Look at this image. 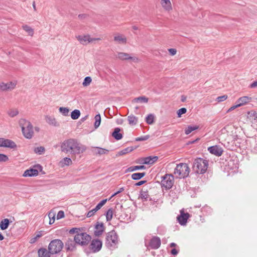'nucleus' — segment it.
Returning <instances> with one entry per match:
<instances>
[{"mask_svg":"<svg viewBox=\"0 0 257 257\" xmlns=\"http://www.w3.org/2000/svg\"><path fill=\"white\" fill-rule=\"evenodd\" d=\"M46 121L49 124L55 126H58L59 125V123L56 121V119L51 116L47 117Z\"/></svg>","mask_w":257,"mask_h":257,"instance_id":"28","label":"nucleus"},{"mask_svg":"<svg viewBox=\"0 0 257 257\" xmlns=\"http://www.w3.org/2000/svg\"><path fill=\"white\" fill-rule=\"evenodd\" d=\"M146 175L145 172L142 173H135L132 175V178L134 180H138Z\"/></svg>","mask_w":257,"mask_h":257,"instance_id":"30","label":"nucleus"},{"mask_svg":"<svg viewBox=\"0 0 257 257\" xmlns=\"http://www.w3.org/2000/svg\"><path fill=\"white\" fill-rule=\"evenodd\" d=\"M116 57L121 60H131L134 62H138L139 59L136 57H132L128 53L123 52H118Z\"/></svg>","mask_w":257,"mask_h":257,"instance_id":"13","label":"nucleus"},{"mask_svg":"<svg viewBox=\"0 0 257 257\" xmlns=\"http://www.w3.org/2000/svg\"><path fill=\"white\" fill-rule=\"evenodd\" d=\"M239 107V106H237V103H236V105H233L232 106H231L229 109H228V111H231V110H234L235 108H237Z\"/></svg>","mask_w":257,"mask_h":257,"instance_id":"62","label":"nucleus"},{"mask_svg":"<svg viewBox=\"0 0 257 257\" xmlns=\"http://www.w3.org/2000/svg\"><path fill=\"white\" fill-rule=\"evenodd\" d=\"M124 190V187H121L120 188H119V190L118 191H117L116 192L114 193L113 194H112L111 196V198L115 196V195H116L117 194L122 192V191H123Z\"/></svg>","mask_w":257,"mask_h":257,"instance_id":"56","label":"nucleus"},{"mask_svg":"<svg viewBox=\"0 0 257 257\" xmlns=\"http://www.w3.org/2000/svg\"><path fill=\"white\" fill-rule=\"evenodd\" d=\"M59 112L64 116H68L69 113V109L68 107H60L59 108Z\"/></svg>","mask_w":257,"mask_h":257,"instance_id":"38","label":"nucleus"},{"mask_svg":"<svg viewBox=\"0 0 257 257\" xmlns=\"http://www.w3.org/2000/svg\"><path fill=\"white\" fill-rule=\"evenodd\" d=\"M227 98V96L226 95H223L220 96H218L216 98V100L218 102H222L225 100Z\"/></svg>","mask_w":257,"mask_h":257,"instance_id":"50","label":"nucleus"},{"mask_svg":"<svg viewBox=\"0 0 257 257\" xmlns=\"http://www.w3.org/2000/svg\"><path fill=\"white\" fill-rule=\"evenodd\" d=\"M141 196L142 198L145 199V200H147L149 196L148 191L147 190H142L141 192Z\"/></svg>","mask_w":257,"mask_h":257,"instance_id":"46","label":"nucleus"},{"mask_svg":"<svg viewBox=\"0 0 257 257\" xmlns=\"http://www.w3.org/2000/svg\"><path fill=\"white\" fill-rule=\"evenodd\" d=\"M60 163L62 166H69L72 163V161L70 158L65 157L60 161Z\"/></svg>","mask_w":257,"mask_h":257,"instance_id":"33","label":"nucleus"},{"mask_svg":"<svg viewBox=\"0 0 257 257\" xmlns=\"http://www.w3.org/2000/svg\"><path fill=\"white\" fill-rule=\"evenodd\" d=\"M44 151L45 149L43 147H37L34 149L35 153L40 155L43 154Z\"/></svg>","mask_w":257,"mask_h":257,"instance_id":"45","label":"nucleus"},{"mask_svg":"<svg viewBox=\"0 0 257 257\" xmlns=\"http://www.w3.org/2000/svg\"><path fill=\"white\" fill-rule=\"evenodd\" d=\"M80 229L78 228H72L69 230V233L73 234L75 233H79Z\"/></svg>","mask_w":257,"mask_h":257,"instance_id":"53","label":"nucleus"},{"mask_svg":"<svg viewBox=\"0 0 257 257\" xmlns=\"http://www.w3.org/2000/svg\"><path fill=\"white\" fill-rule=\"evenodd\" d=\"M96 148L97 149V152H96V154H98L100 155L103 154H106L109 152L108 150L103 149L101 148L96 147Z\"/></svg>","mask_w":257,"mask_h":257,"instance_id":"42","label":"nucleus"},{"mask_svg":"<svg viewBox=\"0 0 257 257\" xmlns=\"http://www.w3.org/2000/svg\"><path fill=\"white\" fill-rule=\"evenodd\" d=\"M106 201H107V199H103V200H102V201H101L99 202V203L101 204V206H103L105 204V203L106 202Z\"/></svg>","mask_w":257,"mask_h":257,"instance_id":"63","label":"nucleus"},{"mask_svg":"<svg viewBox=\"0 0 257 257\" xmlns=\"http://www.w3.org/2000/svg\"><path fill=\"white\" fill-rule=\"evenodd\" d=\"M120 131V129L119 127H116L112 133V137L116 140H120L122 138V135L119 133Z\"/></svg>","mask_w":257,"mask_h":257,"instance_id":"23","label":"nucleus"},{"mask_svg":"<svg viewBox=\"0 0 257 257\" xmlns=\"http://www.w3.org/2000/svg\"><path fill=\"white\" fill-rule=\"evenodd\" d=\"M134 150V148L133 147H130L125 148L124 149L119 151L117 154L116 155V156H122L125 154H126L127 153H130L132 152Z\"/></svg>","mask_w":257,"mask_h":257,"instance_id":"27","label":"nucleus"},{"mask_svg":"<svg viewBox=\"0 0 257 257\" xmlns=\"http://www.w3.org/2000/svg\"><path fill=\"white\" fill-rule=\"evenodd\" d=\"M208 165V161L198 158L193 162L192 170L196 174H203L206 172Z\"/></svg>","mask_w":257,"mask_h":257,"instance_id":"2","label":"nucleus"},{"mask_svg":"<svg viewBox=\"0 0 257 257\" xmlns=\"http://www.w3.org/2000/svg\"><path fill=\"white\" fill-rule=\"evenodd\" d=\"M17 85V82L15 81L5 83L6 91H11L13 90Z\"/></svg>","mask_w":257,"mask_h":257,"instance_id":"29","label":"nucleus"},{"mask_svg":"<svg viewBox=\"0 0 257 257\" xmlns=\"http://www.w3.org/2000/svg\"><path fill=\"white\" fill-rule=\"evenodd\" d=\"M23 29L31 36L34 35V30L30 26L25 25L22 26Z\"/></svg>","mask_w":257,"mask_h":257,"instance_id":"34","label":"nucleus"},{"mask_svg":"<svg viewBox=\"0 0 257 257\" xmlns=\"http://www.w3.org/2000/svg\"><path fill=\"white\" fill-rule=\"evenodd\" d=\"M38 174V171L34 168L28 169L26 170L24 174V177H32L37 176Z\"/></svg>","mask_w":257,"mask_h":257,"instance_id":"21","label":"nucleus"},{"mask_svg":"<svg viewBox=\"0 0 257 257\" xmlns=\"http://www.w3.org/2000/svg\"><path fill=\"white\" fill-rule=\"evenodd\" d=\"M92 81V79L89 76H87L84 78V80L82 83V85L83 86H88Z\"/></svg>","mask_w":257,"mask_h":257,"instance_id":"43","label":"nucleus"},{"mask_svg":"<svg viewBox=\"0 0 257 257\" xmlns=\"http://www.w3.org/2000/svg\"><path fill=\"white\" fill-rule=\"evenodd\" d=\"M60 149L62 152L75 156L84 153L87 147L76 139H69L61 143Z\"/></svg>","mask_w":257,"mask_h":257,"instance_id":"1","label":"nucleus"},{"mask_svg":"<svg viewBox=\"0 0 257 257\" xmlns=\"http://www.w3.org/2000/svg\"><path fill=\"white\" fill-rule=\"evenodd\" d=\"M48 216L50 218L49 224H52L55 221V214L53 211H50L48 214Z\"/></svg>","mask_w":257,"mask_h":257,"instance_id":"44","label":"nucleus"},{"mask_svg":"<svg viewBox=\"0 0 257 257\" xmlns=\"http://www.w3.org/2000/svg\"><path fill=\"white\" fill-rule=\"evenodd\" d=\"M127 119L131 125H136L138 123V118L134 115H129Z\"/></svg>","mask_w":257,"mask_h":257,"instance_id":"31","label":"nucleus"},{"mask_svg":"<svg viewBox=\"0 0 257 257\" xmlns=\"http://www.w3.org/2000/svg\"><path fill=\"white\" fill-rule=\"evenodd\" d=\"M74 239L77 244L85 245H87L91 239V237L86 232L77 233L74 237Z\"/></svg>","mask_w":257,"mask_h":257,"instance_id":"7","label":"nucleus"},{"mask_svg":"<svg viewBox=\"0 0 257 257\" xmlns=\"http://www.w3.org/2000/svg\"><path fill=\"white\" fill-rule=\"evenodd\" d=\"M113 215V210L112 208H109L106 213V219L107 221L111 220Z\"/></svg>","mask_w":257,"mask_h":257,"instance_id":"41","label":"nucleus"},{"mask_svg":"<svg viewBox=\"0 0 257 257\" xmlns=\"http://www.w3.org/2000/svg\"><path fill=\"white\" fill-rule=\"evenodd\" d=\"M77 244L74 239L68 238L65 243L67 250H73L75 248V245Z\"/></svg>","mask_w":257,"mask_h":257,"instance_id":"20","label":"nucleus"},{"mask_svg":"<svg viewBox=\"0 0 257 257\" xmlns=\"http://www.w3.org/2000/svg\"><path fill=\"white\" fill-rule=\"evenodd\" d=\"M76 38L81 44L84 45H86L88 43H92L94 41L101 40V39L99 38H92L89 35L84 36L79 35L76 36Z\"/></svg>","mask_w":257,"mask_h":257,"instance_id":"9","label":"nucleus"},{"mask_svg":"<svg viewBox=\"0 0 257 257\" xmlns=\"http://www.w3.org/2000/svg\"><path fill=\"white\" fill-rule=\"evenodd\" d=\"M19 124L22 128L23 135L27 139H31L34 134L33 127L30 121L25 119L21 118L19 120Z\"/></svg>","mask_w":257,"mask_h":257,"instance_id":"3","label":"nucleus"},{"mask_svg":"<svg viewBox=\"0 0 257 257\" xmlns=\"http://www.w3.org/2000/svg\"><path fill=\"white\" fill-rule=\"evenodd\" d=\"M114 40L119 44H125L126 43V38L122 35H119L114 37Z\"/></svg>","mask_w":257,"mask_h":257,"instance_id":"24","label":"nucleus"},{"mask_svg":"<svg viewBox=\"0 0 257 257\" xmlns=\"http://www.w3.org/2000/svg\"><path fill=\"white\" fill-rule=\"evenodd\" d=\"M9 160V157L5 154H0V162H6Z\"/></svg>","mask_w":257,"mask_h":257,"instance_id":"47","label":"nucleus"},{"mask_svg":"<svg viewBox=\"0 0 257 257\" xmlns=\"http://www.w3.org/2000/svg\"><path fill=\"white\" fill-rule=\"evenodd\" d=\"M80 115V111L78 109H75L71 113V117L73 119H78Z\"/></svg>","mask_w":257,"mask_h":257,"instance_id":"36","label":"nucleus"},{"mask_svg":"<svg viewBox=\"0 0 257 257\" xmlns=\"http://www.w3.org/2000/svg\"><path fill=\"white\" fill-rule=\"evenodd\" d=\"M64 217V211H63L62 210L59 211L57 213V219H60L63 218Z\"/></svg>","mask_w":257,"mask_h":257,"instance_id":"52","label":"nucleus"},{"mask_svg":"<svg viewBox=\"0 0 257 257\" xmlns=\"http://www.w3.org/2000/svg\"><path fill=\"white\" fill-rule=\"evenodd\" d=\"M63 246L64 244L60 239H56L50 242L48 249L51 254H57L61 251Z\"/></svg>","mask_w":257,"mask_h":257,"instance_id":"6","label":"nucleus"},{"mask_svg":"<svg viewBox=\"0 0 257 257\" xmlns=\"http://www.w3.org/2000/svg\"><path fill=\"white\" fill-rule=\"evenodd\" d=\"M150 138L149 135L144 136L136 138V141H144L147 140Z\"/></svg>","mask_w":257,"mask_h":257,"instance_id":"49","label":"nucleus"},{"mask_svg":"<svg viewBox=\"0 0 257 257\" xmlns=\"http://www.w3.org/2000/svg\"><path fill=\"white\" fill-rule=\"evenodd\" d=\"M161 185L166 189L172 188L174 183V176L172 174H166L162 177Z\"/></svg>","mask_w":257,"mask_h":257,"instance_id":"8","label":"nucleus"},{"mask_svg":"<svg viewBox=\"0 0 257 257\" xmlns=\"http://www.w3.org/2000/svg\"><path fill=\"white\" fill-rule=\"evenodd\" d=\"M161 245V240L159 237H153L150 242L149 245L152 249H157Z\"/></svg>","mask_w":257,"mask_h":257,"instance_id":"16","label":"nucleus"},{"mask_svg":"<svg viewBox=\"0 0 257 257\" xmlns=\"http://www.w3.org/2000/svg\"><path fill=\"white\" fill-rule=\"evenodd\" d=\"M249 87L250 88H257V80L251 83L249 85Z\"/></svg>","mask_w":257,"mask_h":257,"instance_id":"57","label":"nucleus"},{"mask_svg":"<svg viewBox=\"0 0 257 257\" xmlns=\"http://www.w3.org/2000/svg\"><path fill=\"white\" fill-rule=\"evenodd\" d=\"M146 121L149 124H152L154 121V115L153 114H150L146 117Z\"/></svg>","mask_w":257,"mask_h":257,"instance_id":"40","label":"nucleus"},{"mask_svg":"<svg viewBox=\"0 0 257 257\" xmlns=\"http://www.w3.org/2000/svg\"><path fill=\"white\" fill-rule=\"evenodd\" d=\"M149 99L145 96H142L138 97L135 98L133 102L136 103H147Z\"/></svg>","mask_w":257,"mask_h":257,"instance_id":"25","label":"nucleus"},{"mask_svg":"<svg viewBox=\"0 0 257 257\" xmlns=\"http://www.w3.org/2000/svg\"><path fill=\"white\" fill-rule=\"evenodd\" d=\"M37 239L35 237L31 239L30 242L31 243H33L36 241Z\"/></svg>","mask_w":257,"mask_h":257,"instance_id":"64","label":"nucleus"},{"mask_svg":"<svg viewBox=\"0 0 257 257\" xmlns=\"http://www.w3.org/2000/svg\"><path fill=\"white\" fill-rule=\"evenodd\" d=\"M171 253L173 255H177L178 253V251L176 248H173L171 250Z\"/></svg>","mask_w":257,"mask_h":257,"instance_id":"59","label":"nucleus"},{"mask_svg":"<svg viewBox=\"0 0 257 257\" xmlns=\"http://www.w3.org/2000/svg\"><path fill=\"white\" fill-rule=\"evenodd\" d=\"M208 150L211 154L218 157L221 156L223 152L222 148L217 145L209 147Z\"/></svg>","mask_w":257,"mask_h":257,"instance_id":"15","label":"nucleus"},{"mask_svg":"<svg viewBox=\"0 0 257 257\" xmlns=\"http://www.w3.org/2000/svg\"><path fill=\"white\" fill-rule=\"evenodd\" d=\"M251 98L248 96H244L240 97L238 98L236 101L235 103H237V106H242L247 102H249L251 101Z\"/></svg>","mask_w":257,"mask_h":257,"instance_id":"19","label":"nucleus"},{"mask_svg":"<svg viewBox=\"0 0 257 257\" xmlns=\"http://www.w3.org/2000/svg\"><path fill=\"white\" fill-rule=\"evenodd\" d=\"M10 224V220L8 218L3 219L0 222V227L2 230H5L8 228Z\"/></svg>","mask_w":257,"mask_h":257,"instance_id":"26","label":"nucleus"},{"mask_svg":"<svg viewBox=\"0 0 257 257\" xmlns=\"http://www.w3.org/2000/svg\"><path fill=\"white\" fill-rule=\"evenodd\" d=\"M96 212L97 211L94 208L87 212L86 217H90L93 216Z\"/></svg>","mask_w":257,"mask_h":257,"instance_id":"51","label":"nucleus"},{"mask_svg":"<svg viewBox=\"0 0 257 257\" xmlns=\"http://www.w3.org/2000/svg\"><path fill=\"white\" fill-rule=\"evenodd\" d=\"M105 230V227L103 222L97 221L94 226V235L95 236H100Z\"/></svg>","mask_w":257,"mask_h":257,"instance_id":"10","label":"nucleus"},{"mask_svg":"<svg viewBox=\"0 0 257 257\" xmlns=\"http://www.w3.org/2000/svg\"><path fill=\"white\" fill-rule=\"evenodd\" d=\"M102 206L101 205V204L99 203L94 208V209L97 211L98 210H99Z\"/></svg>","mask_w":257,"mask_h":257,"instance_id":"61","label":"nucleus"},{"mask_svg":"<svg viewBox=\"0 0 257 257\" xmlns=\"http://www.w3.org/2000/svg\"><path fill=\"white\" fill-rule=\"evenodd\" d=\"M190 217V214L188 213H184L183 210L180 211V215H178L177 217V220L180 224L181 225H186L187 219Z\"/></svg>","mask_w":257,"mask_h":257,"instance_id":"14","label":"nucleus"},{"mask_svg":"<svg viewBox=\"0 0 257 257\" xmlns=\"http://www.w3.org/2000/svg\"><path fill=\"white\" fill-rule=\"evenodd\" d=\"M16 144L13 141L0 138V147H6L14 149L16 148Z\"/></svg>","mask_w":257,"mask_h":257,"instance_id":"12","label":"nucleus"},{"mask_svg":"<svg viewBox=\"0 0 257 257\" xmlns=\"http://www.w3.org/2000/svg\"><path fill=\"white\" fill-rule=\"evenodd\" d=\"M87 17V15L86 14H80L78 15V18L79 19L83 20L86 19Z\"/></svg>","mask_w":257,"mask_h":257,"instance_id":"58","label":"nucleus"},{"mask_svg":"<svg viewBox=\"0 0 257 257\" xmlns=\"http://www.w3.org/2000/svg\"><path fill=\"white\" fill-rule=\"evenodd\" d=\"M5 83H0V91H6Z\"/></svg>","mask_w":257,"mask_h":257,"instance_id":"54","label":"nucleus"},{"mask_svg":"<svg viewBox=\"0 0 257 257\" xmlns=\"http://www.w3.org/2000/svg\"><path fill=\"white\" fill-rule=\"evenodd\" d=\"M39 257H50V251H48L46 248H41L38 250Z\"/></svg>","mask_w":257,"mask_h":257,"instance_id":"22","label":"nucleus"},{"mask_svg":"<svg viewBox=\"0 0 257 257\" xmlns=\"http://www.w3.org/2000/svg\"><path fill=\"white\" fill-rule=\"evenodd\" d=\"M168 51L170 54L172 56L175 55L177 53V50L174 48H170L168 49Z\"/></svg>","mask_w":257,"mask_h":257,"instance_id":"55","label":"nucleus"},{"mask_svg":"<svg viewBox=\"0 0 257 257\" xmlns=\"http://www.w3.org/2000/svg\"><path fill=\"white\" fill-rule=\"evenodd\" d=\"M160 3L162 8L165 11L170 12L172 10V6L170 0H161Z\"/></svg>","mask_w":257,"mask_h":257,"instance_id":"18","label":"nucleus"},{"mask_svg":"<svg viewBox=\"0 0 257 257\" xmlns=\"http://www.w3.org/2000/svg\"><path fill=\"white\" fill-rule=\"evenodd\" d=\"M8 114L10 117H14L19 114V111L17 109H10L8 110Z\"/></svg>","mask_w":257,"mask_h":257,"instance_id":"39","label":"nucleus"},{"mask_svg":"<svg viewBox=\"0 0 257 257\" xmlns=\"http://www.w3.org/2000/svg\"><path fill=\"white\" fill-rule=\"evenodd\" d=\"M187 109L186 108L183 107L180 109H179L177 111V115L178 117H180L181 116V115L183 114H184L186 112Z\"/></svg>","mask_w":257,"mask_h":257,"instance_id":"48","label":"nucleus"},{"mask_svg":"<svg viewBox=\"0 0 257 257\" xmlns=\"http://www.w3.org/2000/svg\"><path fill=\"white\" fill-rule=\"evenodd\" d=\"M102 245V241L99 239H93L89 245L90 249L93 252L99 251Z\"/></svg>","mask_w":257,"mask_h":257,"instance_id":"11","label":"nucleus"},{"mask_svg":"<svg viewBox=\"0 0 257 257\" xmlns=\"http://www.w3.org/2000/svg\"><path fill=\"white\" fill-rule=\"evenodd\" d=\"M105 243L108 248H115L117 247L118 243V237L114 230L106 233Z\"/></svg>","mask_w":257,"mask_h":257,"instance_id":"5","label":"nucleus"},{"mask_svg":"<svg viewBox=\"0 0 257 257\" xmlns=\"http://www.w3.org/2000/svg\"><path fill=\"white\" fill-rule=\"evenodd\" d=\"M95 122L94 124L95 128H97L100 124L101 116L100 114H97L95 116Z\"/></svg>","mask_w":257,"mask_h":257,"instance_id":"37","label":"nucleus"},{"mask_svg":"<svg viewBox=\"0 0 257 257\" xmlns=\"http://www.w3.org/2000/svg\"><path fill=\"white\" fill-rule=\"evenodd\" d=\"M158 159V156H149L142 159V164L152 165L156 162Z\"/></svg>","mask_w":257,"mask_h":257,"instance_id":"17","label":"nucleus"},{"mask_svg":"<svg viewBox=\"0 0 257 257\" xmlns=\"http://www.w3.org/2000/svg\"><path fill=\"white\" fill-rule=\"evenodd\" d=\"M146 182V181H140V182H139L138 183H136L135 184V186H141V185L145 184Z\"/></svg>","mask_w":257,"mask_h":257,"instance_id":"60","label":"nucleus"},{"mask_svg":"<svg viewBox=\"0 0 257 257\" xmlns=\"http://www.w3.org/2000/svg\"><path fill=\"white\" fill-rule=\"evenodd\" d=\"M146 169V167L144 165L135 166H131V167H129L127 169V171L128 172H133L136 170H142V169Z\"/></svg>","mask_w":257,"mask_h":257,"instance_id":"35","label":"nucleus"},{"mask_svg":"<svg viewBox=\"0 0 257 257\" xmlns=\"http://www.w3.org/2000/svg\"><path fill=\"white\" fill-rule=\"evenodd\" d=\"M190 173V168L186 163L177 164L174 171V174L177 178H185Z\"/></svg>","mask_w":257,"mask_h":257,"instance_id":"4","label":"nucleus"},{"mask_svg":"<svg viewBox=\"0 0 257 257\" xmlns=\"http://www.w3.org/2000/svg\"><path fill=\"white\" fill-rule=\"evenodd\" d=\"M199 126L198 125H189L188 127L185 130V133L186 135H189L190 134L192 131L196 130L198 129Z\"/></svg>","mask_w":257,"mask_h":257,"instance_id":"32","label":"nucleus"}]
</instances>
